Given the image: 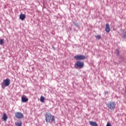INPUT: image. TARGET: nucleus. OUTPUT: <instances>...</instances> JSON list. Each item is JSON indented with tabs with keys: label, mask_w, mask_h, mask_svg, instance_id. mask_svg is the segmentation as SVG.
Listing matches in <instances>:
<instances>
[{
	"label": "nucleus",
	"mask_w": 126,
	"mask_h": 126,
	"mask_svg": "<svg viewBox=\"0 0 126 126\" xmlns=\"http://www.w3.org/2000/svg\"><path fill=\"white\" fill-rule=\"evenodd\" d=\"M45 121L46 123H56V119H55V116H52V114L47 112L45 114Z\"/></svg>",
	"instance_id": "nucleus-1"
},
{
	"label": "nucleus",
	"mask_w": 126,
	"mask_h": 126,
	"mask_svg": "<svg viewBox=\"0 0 126 126\" xmlns=\"http://www.w3.org/2000/svg\"><path fill=\"white\" fill-rule=\"evenodd\" d=\"M10 85V80L9 79H6L3 80V82L1 83V85L2 88L4 89L5 87L9 86Z\"/></svg>",
	"instance_id": "nucleus-2"
},
{
	"label": "nucleus",
	"mask_w": 126,
	"mask_h": 126,
	"mask_svg": "<svg viewBox=\"0 0 126 126\" xmlns=\"http://www.w3.org/2000/svg\"><path fill=\"white\" fill-rule=\"evenodd\" d=\"M106 106L108 109L110 110H114L116 108V102H110L106 104Z\"/></svg>",
	"instance_id": "nucleus-3"
},
{
	"label": "nucleus",
	"mask_w": 126,
	"mask_h": 126,
	"mask_svg": "<svg viewBox=\"0 0 126 126\" xmlns=\"http://www.w3.org/2000/svg\"><path fill=\"white\" fill-rule=\"evenodd\" d=\"M15 116L17 119H23L24 118V115L20 112H16Z\"/></svg>",
	"instance_id": "nucleus-4"
},
{
	"label": "nucleus",
	"mask_w": 126,
	"mask_h": 126,
	"mask_svg": "<svg viewBox=\"0 0 126 126\" xmlns=\"http://www.w3.org/2000/svg\"><path fill=\"white\" fill-rule=\"evenodd\" d=\"M105 31L107 33H109L110 31H111V28H110L109 24H106L105 25Z\"/></svg>",
	"instance_id": "nucleus-5"
},
{
	"label": "nucleus",
	"mask_w": 126,
	"mask_h": 126,
	"mask_svg": "<svg viewBox=\"0 0 126 126\" xmlns=\"http://www.w3.org/2000/svg\"><path fill=\"white\" fill-rule=\"evenodd\" d=\"M28 98H26V96L24 95L22 96V102H23L24 103H26V102H28Z\"/></svg>",
	"instance_id": "nucleus-6"
},
{
	"label": "nucleus",
	"mask_w": 126,
	"mask_h": 126,
	"mask_svg": "<svg viewBox=\"0 0 126 126\" xmlns=\"http://www.w3.org/2000/svg\"><path fill=\"white\" fill-rule=\"evenodd\" d=\"M8 118V117H7V115H6V114L3 113L2 119L3 120V121H4V122H6Z\"/></svg>",
	"instance_id": "nucleus-7"
},
{
	"label": "nucleus",
	"mask_w": 126,
	"mask_h": 126,
	"mask_svg": "<svg viewBox=\"0 0 126 126\" xmlns=\"http://www.w3.org/2000/svg\"><path fill=\"white\" fill-rule=\"evenodd\" d=\"M90 125L92 126H98V124H97V123L93 121H90Z\"/></svg>",
	"instance_id": "nucleus-8"
},
{
	"label": "nucleus",
	"mask_w": 126,
	"mask_h": 126,
	"mask_svg": "<svg viewBox=\"0 0 126 126\" xmlns=\"http://www.w3.org/2000/svg\"><path fill=\"white\" fill-rule=\"evenodd\" d=\"M20 19H21V20H24L25 19V17H26V16H25V14H21L20 15Z\"/></svg>",
	"instance_id": "nucleus-9"
},
{
	"label": "nucleus",
	"mask_w": 126,
	"mask_h": 126,
	"mask_svg": "<svg viewBox=\"0 0 126 126\" xmlns=\"http://www.w3.org/2000/svg\"><path fill=\"white\" fill-rule=\"evenodd\" d=\"M84 66V63L79 62V68H82Z\"/></svg>",
	"instance_id": "nucleus-10"
},
{
	"label": "nucleus",
	"mask_w": 126,
	"mask_h": 126,
	"mask_svg": "<svg viewBox=\"0 0 126 126\" xmlns=\"http://www.w3.org/2000/svg\"><path fill=\"white\" fill-rule=\"evenodd\" d=\"M15 126H22V122L20 121L19 122L15 123Z\"/></svg>",
	"instance_id": "nucleus-11"
},
{
	"label": "nucleus",
	"mask_w": 126,
	"mask_h": 126,
	"mask_svg": "<svg viewBox=\"0 0 126 126\" xmlns=\"http://www.w3.org/2000/svg\"><path fill=\"white\" fill-rule=\"evenodd\" d=\"M75 68H79V61H78L74 65Z\"/></svg>",
	"instance_id": "nucleus-12"
},
{
	"label": "nucleus",
	"mask_w": 126,
	"mask_h": 126,
	"mask_svg": "<svg viewBox=\"0 0 126 126\" xmlns=\"http://www.w3.org/2000/svg\"><path fill=\"white\" fill-rule=\"evenodd\" d=\"M85 59H86V57H85V56L84 55H80L79 56V60H85Z\"/></svg>",
	"instance_id": "nucleus-13"
},
{
	"label": "nucleus",
	"mask_w": 126,
	"mask_h": 126,
	"mask_svg": "<svg viewBox=\"0 0 126 126\" xmlns=\"http://www.w3.org/2000/svg\"><path fill=\"white\" fill-rule=\"evenodd\" d=\"M45 101V97L43 96V95H42L40 97V102H42V103H44V101Z\"/></svg>",
	"instance_id": "nucleus-14"
},
{
	"label": "nucleus",
	"mask_w": 126,
	"mask_h": 126,
	"mask_svg": "<svg viewBox=\"0 0 126 126\" xmlns=\"http://www.w3.org/2000/svg\"><path fill=\"white\" fill-rule=\"evenodd\" d=\"M95 37L99 40L101 38V35L98 34L97 35H95Z\"/></svg>",
	"instance_id": "nucleus-15"
},
{
	"label": "nucleus",
	"mask_w": 126,
	"mask_h": 126,
	"mask_svg": "<svg viewBox=\"0 0 126 126\" xmlns=\"http://www.w3.org/2000/svg\"><path fill=\"white\" fill-rule=\"evenodd\" d=\"M74 59L75 60L78 61V60H79V55H77L76 56H74Z\"/></svg>",
	"instance_id": "nucleus-16"
},
{
	"label": "nucleus",
	"mask_w": 126,
	"mask_h": 126,
	"mask_svg": "<svg viewBox=\"0 0 126 126\" xmlns=\"http://www.w3.org/2000/svg\"><path fill=\"white\" fill-rule=\"evenodd\" d=\"M3 39H0V45H3Z\"/></svg>",
	"instance_id": "nucleus-17"
},
{
	"label": "nucleus",
	"mask_w": 126,
	"mask_h": 126,
	"mask_svg": "<svg viewBox=\"0 0 126 126\" xmlns=\"http://www.w3.org/2000/svg\"><path fill=\"white\" fill-rule=\"evenodd\" d=\"M116 51V52H117V55L119 56V50L117 49Z\"/></svg>",
	"instance_id": "nucleus-18"
},
{
	"label": "nucleus",
	"mask_w": 126,
	"mask_h": 126,
	"mask_svg": "<svg viewBox=\"0 0 126 126\" xmlns=\"http://www.w3.org/2000/svg\"><path fill=\"white\" fill-rule=\"evenodd\" d=\"M106 126H112V125L110 123H107Z\"/></svg>",
	"instance_id": "nucleus-19"
},
{
	"label": "nucleus",
	"mask_w": 126,
	"mask_h": 126,
	"mask_svg": "<svg viewBox=\"0 0 126 126\" xmlns=\"http://www.w3.org/2000/svg\"><path fill=\"white\" fill-rule=\"evenodd\" d=\"M126 35H125L123 36L124 38H126Z\"/></svg>",
	"instance_id": "nucleus-20"
}]
</instances>
